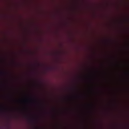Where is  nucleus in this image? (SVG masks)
<instances>
[{"label":"nucleus","mask_w":129,"mask_h":129,"mask_svg":"<svg viewBox=\"0 0 129 129\" xmlns=\"http://www.w3.org/2000/svg\"><path fill=\"white\" fill-rule=\"evenodd\" d=\"M1 74L6 75V74H7V73H6V72H1Z\"/></svg>","instance_id":"nucleus-1"}]
</instances>
